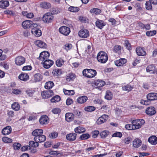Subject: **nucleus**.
Wrapping results in <instances>:
<instances>
[{
  "label": "nucleus",
  "mask_w": 157,
  "mask_h": 157,
  "mask_svg": "<svg viewBox=\"0 0 157 157\" xmlns=\"http://www.w3.org/2000/svg\"><path fill=\"white\" fill-rule=\"evenodd\" d=\"M59 31L61 33L65 36L68 35L70 32L69 28L65 26L61 27L59 29Z\"/></svg>",
  "instance_id": "nucleus-6"
},
{
  "label": "nucleus",
  "mask_w": 157,
  "mask_h": 157,
  "mask_svg": "<svg viewBox=\"0 0 157 157\" xmlns=\"http://www.w3.org/2000/svg\"><path fill=\"white\" fill-rule=\"evenodd\" d=\"M41 63L43 65L44 68L48 69L53 64L54 62L52 60L48 59L44 62H42Z\"/></svg>",
  "instance_id": "nucleus-10"
},
{
  "label": "nucleus",
  "mask_w": 157,
  "mask_h": 157,
  "mask_svg": "<svg viewBox=\"0 0 157 157\" xmlns=\"http://www.w3.org/2000/svg\"><path fill=\"white\" fill-rule=\"evenodd\" d=\"M139 122L137 120H134L132 121V124L134 126V129H139L141 127V124H140Z\"/></svg>",
  "instance_id": "nucleus-34"
},
{
  "label": "nucleus",
  "mask_w": 157,
  "mask_h": 157,
  "mask_svg": "<svg viewBox=\"0 0 157 157\" xmlns=\"http://www.w3.org/2000/svg\"><path fill=\"white\" fill-rule=\"evenodd\" d=\"M152 3L149 1H147L145 4L146 8L147 10H150L152 9Z\"/></svg>",
  "instance_id": "nucleus-48"
},
{
  "label": "nucleus",
  "mask_w": 157,
  "mask_h": 157,
  "mask_svg": "<svg viewBox=\"0 0 157 157\" xmlns=\"http://www.w3.org/2000/svg\"><path fill=\"white\" fill-rule=\"evenodd\" d=\"M156 33V31L155 30L148 31L146 33V35L147 36H153Z\"/></svg>",
  "instance_id": "nucleus-50"
},
{
  "label": "nucleus",
  "mask_w": 157,
  "mask_h": 157,
  "mask_svg": "<svg viewBox=\"0 0 157 157\" xmlns=\"http://www.w3.org/2000/svg\"><path fill=\"white\" fill-rule=\"evenodd\" d=\"M84 110L86 111L91 112L94 111L95 108L93 106H89L85 107Z\"/></svg>",
  "instance_id": "nucleus-49"
},
{
  "label": "nucleus",
  "mask_w": 157,
  "mask_h": 157,
  "mask_svg": "<svg viewBox=\"0 0 157 157\" xmlns=\"http://www.w3.org/2000/svg\"><path fill=\"white\" fill-rule=\"evenodd\" d=\"M77 134L75 133H70L66 135L67 140L69 141H72L75 140Z\"/></svg>",
  "instance_id": "nucleus-16"
},
{
  "label": "nucleus",
  "mask_w": 157,
  "mask_h": 157,
  "mask_svg": "<svg viewBox=\"0 0 157 157\" xmlns=\"http://www.w3.org/2000/svg\"><path fill=\"white\" fill-rule=\"evenodd\" d=\"M32 33L36 37L40 36L41 35V31L39 29H36L34 28L32 30Z\"/></svg>",
  "instance_id": "nucleus-32"
},
{
  "label": "nucleus",
  "mask_w": 157,
  "mask_h": 157,
  "mask_svg": "<svg viewBox=\"0 0 157 157\" xmlns=\"http://www.w3.org/2000/svg\"><path fill=\"white\" fill-rule=\"evenodd\" d=\"M97 59L98 62L101 63H105L108 60V56L105 52L101 51L98 53Z\"/></svg>",
  "instance_id": "nucleus-1"
},
{
  "label": "nucleus",
  "mask_w": 157,
  "mask_h": 157,
  "mask_svg": "<svg viewBox=\"0 0 157 157\" xmlns=\"http://www.w3.org/2000/svg\"><path fill=\"white\" fill-rule=\"evenodd\" d=\"M52 112L55 114H59L60 113L61 110L59 108H55L52 109Z\"/></svg>",
  "instance_id": "nucleus-61"
},
{
  "label": "nucleus",
  "mask_w": 157,
  "mask_h": 157,
  "mask_svg": "<svg viewBox=\"0 0 157 157\" xmlns=\"http://www.w3.org/2000/svg\"><path fill=\"white\" fill-rule=\"evenodd\" d=\"M73 113L77 117H80L82 116V113L78 110H75L73 111Z\"/></svg>",
  "instance_id": "nucleus-54"
},
{
  "label": "nucleus",
  "mask_w": 157,
  "mask_h": 157,
  "mask_svg": "<svg viewBox=\"0 0 157 157\" xmlns=\"http://www.w3.org/2000/svg\"><path fill=\"white\" fill-rule=\"evenodd\" d=\"M76 77V75L75 74L70 73L66 76V80L67 82H70L73 81Z\"/></svg>",
  "instance_id": "nucleus-28"
},
{
  "label": "nucleus",
  "mask_w": 157,
  "mask_h": 157,
  "mask_svg": "<svg viewBox=\"0 0 157 157\" xmlns=\"http://www.w3.org/2000/svg\"><path fill=\"white\" fill-rule=\"evenodd\" d=\"M108 116L107 115L104 114L100 117L97 120L96 122L98 124H101L105 122L108 119Z\"/></svg>",
  "instance_id": "nucleus-7"
},
{
  "label": "nucleus",
  "mask_w": 157,
  "mask_h": 157,
  "mask_svg": "<svg viewBox=\"0 0 157 157\" xmlns=\"http://www.w3.org/2000/svg\"><path fill=\"white\" fill-rule=\"evenodd\" d=\"M29 76L27 74L24 73L21 74L19 76V78L21 80L26 81L29 78Z\"/></svg>",
  "instance_id": "nucleus-33"
},
{
  "label": "nucleus",
  "mask_w": 157,
  "mask_h": 157,
  "mask_svg": "<svg viewBox=\"0 0 157 157\" xmlns=\"http://www.w3.org/2000/svg\"><path fill=\"white\" fill-rule=\"evenodd\" d=\"M141 140L138 139H136L133 141V146L134 147L136 148H138L140 147L141 145Z\"/></svg>",
  "instance_id": "nucleus-23"
},
{
  "label": "nucleus",
  "mask_w": 157,
  "mask_h": 157,
  "mask_svg": "<svg viewBox=\"0 0 157 157\" xmlns=\"http://www.w3.org/2000/svg\"><path fill=\"white\" fill-rule=\"evenodd\" d=\"M88 98L85 96L79 97L77 99V101L79 104H82L85 103L87 100Z\"/></svg>",
  "instance_id": "nucleus-24"
},
{
  "label": "nucleus",
  "mask_w": 157,
  "mask_h": 157,
  "mask_svg": "<svg viewBox=\"0 0 157 157\" xmlns=\"http://www.w3.org/2000/svg\"><path fill=\"white\" fill-rule=\"evenodd\" d=\"M146 113L149 116H152L156 113V111L154 107L151 106L146 109Z\"/></svg>",
  "instance_id": "nucleus-13"
},
{
  "label": "nucleus",
  "mask_w": 157,
  "mask_h": 157,
  "mask_svg": "<svg viewBox=\"0 0 157 157\" xmlns=\"http://www.w3.org/2000/svg\"><path fill=\"white\" fill-rule=\"evenodd\" d=\"M131 141V137L129 136L125 138L124 139V141L125 144H128Z\"/></svg>",
  "instance_id": "nucleus-63"
},
{
  "label": "nucleus",
  "mask_w": 157,
  "mask_h": 157,
  "mask_svg": "<svg viewBox=\"0 0 157 157\" xmlns=\"http://www.w3.org/2000/svg\"><path fill=\"white\" fill-rule=\"evenodd\" d=\"M78 35L82 38H86L89 36V31L86 29L80 30L78 33Z\"/></svg>",
  "instance_id": "nucleus-4"
},
{
  "label": "nucleus",
  "mask_w": 157,
  "mask_h": 157,
  "mask_svg": "<svg viewBox=\"0 0 157 157\" xmlns=\"http://www.w3.org/2000/svg\"><path fill=\"white\" fill-rule=\"evenodd\" d=\"M132 88L133 87L130 85H128L122 87L123 90L127 91L128 92L130 91L132 89Z\"/></svg>",
  "instance_id": "nucleus-53"
},
{
  "label": "nucleus",
  "mask_w": 157,
  "mask_h": 157,
  "mask_svg": "<svg viewBox=\"0 0 157 157\" xmlns=\"http://www.w3.org/2000/svg\"><path fill=\"white\" fill-rule=\"evenodd\" d=\"M2 140L3 142L5 143H10L12 142V140L10 138H9L6 137H4L2 138Z\"/></svg>",
  "instance_id": "nucleus-56"
},
{
  "label": "nucleus",
  "mask_w": 157,
  "mask_h": 157,
  "mask_svg": "<svg viewBox=\"0 0 157 157\" xmlns=\"http://www.w3.org/2000/svg\"><path fill=\"white\" fill-rule=\"evenodd\" d=\"M50 56L49 53L47 51H44L41 52L38 59L43 62L48 59Z\"/></svg>",
  "instance_id": "nucleus-2"
},
{
  "label": "nucleus",
  "mask_w": 157,
  "mask_h": 157,
  "mask_svg": "<svg viewBox=\"0 0 157 157\" xmlns=\"http://www.w3.org/2000/svg\"><path fill=\"white\" fill-rule=\"evenodd\" d=\"M60 97L59 95H56L53 97L51 100L52 102H56L59 101L60 100Z\"/></svg>",
  "instance_id": "nucleus-46"
},
{
  "label": "nucleus",
  "mask_w": 157,
  "mask_h": 157,
  "mask_svg": "<svg viewBox=\"0 0 157 157\" xmlns=\"http://www.w3.org/2000/svg\"><path fill=\"white\" fill-rule=\"evenodd\" d=\"M63 92L66 95H73L75 93L74 90H64V89H63Z\"/></svg>",
  "instance_id": "nucleus-55"
},
{
  "label": "nucleus",
  "mask_w": 157,
  "mask_h": 157,
  "mask_svg": "<svg viewBox=\"0 0 157 157\" xmlns=\"http://www.w3.org/2000/svg\"><path fill=\"white\" fill-rule=\"evenodd\" d=\"M46 140V136L41 134L37 137H35L34 140L35 141H37L38 143H42L44 142Z\"/></svg>",
  "instance_id": "nucleus-14"
},
{
  "label": "nucleus",
  "mask_w": 157,
  "mask_h": 157,
  "mask_svg": "<svg viewBox=\"0 0 157 157\" xmlns=\"http://www.w3.org/2000/svg\"><path fill=\"white\" fill-rule=\"evenodd\" d=\"M63 73V71L59 69H55L53 70L52 72L53 75L56 76L61 75Z\"/></svg>",
  "instance_id": "nucleus-31"
},
{
  "label": "nucleus",
  "mask_w": 157,
  "mask_h": 157,
  "mask_svg": "<svg viewBox=\"0 0 157 157\" xmlns=\"http://www.w3.org/2000/svg\"><path fill=\"white\" fill-rule=\"evenodd\" d=\"M90 12L96 14H98L101 12V10L98 9L94 8L91 9L90 10Z\"/></svg>",
  "instance_id": "nucleus-51"
},
{
  "label": "nucleus",
  "mask_w": 157,
  "mask_h": 157,
  "mask_svg": "<svg viewBox=\"0 0 157 157\" xmlns=\"http://www.w3.org/2000/svg\"><path fill=\"white\" fill-rule=\"evenodd\" d=\"M147 98L148 100L153 101L157 100V93H151L148 94L147 96Z\"/></svg>",
  "instance_id": "nucleus-15"
},
{
  "label": "nucleus",
  "mask_w": 157,
  "mask_h": 157,
  "mask_svg": "<svg viewBox=\"0 0 157 157\" xmlns=\"http://www.w3.org/2000/svg\"><path fill=\"white\" fill-rule=\"evenodd\" d=\"M54 17L50 13H47L45 14L43 18V21L45 22H51L52 21Z\"/></svg>",
  "instance_id": "nucleus-3"
},
{
  "label": "nucleus",
  "mask_w": 157,
  "mask_h": 157,
  "mask_svg": "<svg viewBox=\"0 0 157 157\" xmlns=\"http://www.w3.org/2000/svg\"><path fill=\"white\" fill-rule=\"evenodd\" d=\"M12 108L14 110L18 111L19 110L20 106L17 102H14L11 105Z\"/></svg>",
  "instance_id": "nucleus-41"
},
{
  "label": "nucleus",
  "mask_w": 157,
  "mask_h": 157,
  "mask_svg": "<svg viewBox=\"0 0 157 157\" xmlns=\"http://www.w3.org/2000/svg\"><path fill=\"white\" fill-rule=\"evenodd\" d=\"M124 45L125 47L128 50H131V44L129 43L127 40L125 41Z\"/></svg>",
  "instance_id": "nucleus-58"
},
{
  "label": "nucleus",
  "mask_w": 157,
  "mask_h": 157,
  "mask_svg": "<svg viewBox=\"0 0 157 157\" xmlns=\"http://www.w3.org/2000/svg\"><path fill=\"white\" fill-rule=\"evenodd\" d=\"M64 61L61 58H59L57 59L56 61V66L58 67H61L64 64Z\"/></svg>",
  "instance_id": "nucleus-43"
},
{
  "label": "nucleus",
  "mask_w": 157,
  "mask_h": 157,
  "mask_svg": "<svg viewBox=\"0 0 157 157\" xmlns=\"http://www.w3.org/2000/svg\"><path fill=\"white\" fill-rule=\"evenodd\" d=\"M25 59L24 57L20 56L17 57L15 59V63L17 65L21 66L25 62Z\"/></svg>",
  "instance_id": "nucleus-8"
},
{
  "label": "nucleus",
  "mask_w": 157,
  "mask_h": 157,
  "mask_svg": "<svg viewBox=\"0 0 157 157\" xmlns=\"http://www.w3.org/2000/svg\"><path fill=\"white\" fill-rule=\"evenodd\" d=\"M99 133V132L98 131H93L92 132V137L94 138H95L97 137Z\"/></svg>",
  "instance_id": "nucleus-64"
},
{
  "label": "nucleus",
  "mask_w": 157,
  "mask_h": 157,
  "mask_svg": "<svg viewBox=\"0 0 157 157\" xmlns=\"http://www.w3.org/2000/svg\"><path fill=\"white\" fill-rule=\"evenodd\" d=\"M148 141L152 145H155L157 143V137L155 136H152L148 138Z\"/></svg>",
  "instance_id": "nucleus-27"
},
{
  "label": "nucleus",
  "mask_w": 157,
  "mask_h": 157,
  "mask_svg": "<svg viewBox=\"0 0 157 157\" xmlns=\"http://www.w3.org/2000/svg\"><path fill=\"white\" fill-rule=\"evenodd\" d=\"M79 7L71 6L68 8V10L73 12H77L79 10Z\"/></svg>",
  "instance_id": "nucleus-45"
},
{
  "label": "nucleus",
  "mask_w": 157,
  "mask_h": 157,
  "mask_svg": "<svg viewBox=\"0 0 157 157\" xmlns=\"http://www.w3.org/2000/svg\"><path fill=\"white\" fill-rule=\"evenodd\" d=\"M43 133V130L41 129H37L34 130L32 132V135L35 137H37Z\"/></svg>",
  "instance_id": "nucleus-25"
},
{
  "label": "nucleus",
  "mask_w": 157,
  "mask_h": 157,
  "mask_svg": "<svg viewBox=\"0 0 157 157\" xmlns=\"http://www.w3.org/2000/svg\"><path fill=\"white\" fill-rule=\"evenodd\" d=\"M35 44L41 48H46V44L44 42L40 40H37L35 42Z\"/></svg>",
  "instance_id": "nucleus-26"
},
{
  "label": "nucleus",
  "mask_w": 157,
  "mask_h": 157,
  "mask_svg": "<svg viewBox=\"0 0 157 157\" xmlns=\"http://www.w3.org/2000/svg\"><path fill=\"white\" fill-rule=\"evenodd\" d=\"M35 92V90L31 89L27 90L26 91L27 94L30 96H32Z\"/></svg>",
  "instance_id": "nucleus-57"
},
{
  "label": "nucleus",
  "mask_w": 157,
  "mask_h": 157,
  "mask_svg": "<svg viewBox=\"0 0 157 157\" xmlns=\"http://www.w3.org/2000/svg\"><path fill=\"white\" fill-rule=\"evenodd\" d=\"M135 7L138 11H141L142 10V8L140 4L139 3H136L135 5Z\"/></svg>",
  "instance_id": "nucleus-60"
},
{
  "label": "nucleus",
  "mask_w": 157,
  "mask_h": 157,
  "mask_svg": "<svg viewBox=\"0 0 157 157\" xmlns=\"http://www.w3.org/2000/svg\"><path fill=\"white\" fill-rule=\"evenodd\" d=\"M29 146L33 147H36L38 146L39 144L37 141L36 142L33 141H30L29 142Z\"/></svg>",
  "instance_id": "nucleus-44"
},
{
  "label": "nucleus",
  "mask_w": 157,
  "mask_h": 157,
  "mask_svg": "<svg viewBox=\"0 0 157 157\" xmlns=\"http://www.w3.org/2000/svg\"><path fill=\"white\" fill-rule=\"evenodd\" d=\"M9 5V2L7 1H0V7L5 9Z\"/></svg>",
  "instance_id": "nucleus-35"
},
{
  "label": "nucleus",
  "mask_w": 157,
  "mask_h": 157,
  "mask_svg": "<svg viewBox=\"0 0 157 157\" xmlns=\"http://www.w3.org/2000/svg\"><path fill=\"white\" fill-rule=\"evenodd\" d=\"M146 71L147 72H149L151 73H155V67L153 65H149L146 68Z\"/></svg>",
  "instance_id": "nucleus-30"
},
{
  "label": "nucleus",
  "mask_w": 157,
  "mask_h": 157,
  "mask_svg": "<svg viewBox=\"0 0 157 157\" xmlns=\"http://www.w3.org/2000/svg\"><path fill=\"white\" fill-rule=\"evenodd\" d=\"M21 145L19 143H15L13 144L14 149L15 150H18L21 147Z\"/></svg>",
  "instance_id": "nucleus-62"
},
{
  "label": "nucleus",
  "mask_w": 157,
  "mask_h": 157,
  "mask_svg": "<svg viewBox=\"0 0 157 157\" xmlns=\"http://www.w3.org/2000/svg\"><path fill=\"white\" fill-rule=\"evenodd\" d=\"M97 75L96 71L93 69H88V74L87 77L91 78L94 77Z\"/></svg>",
  "instance_id": "nucleus-19"
},
{
  "label": "nucleus",
  "mask_w": 157,
  "mask_h": 157,
  "mask_svg": "<svg viewBox=\"0 0 157 157\" xmlns=\"http://www.w3.org/2000/svg\"><path fill=\"white\" fill-rule=\"evenodd\" d=\"M136 52L139 56H145L146 55V53L144 50V48L140 47H138L136 48Z\"/></svg>",
  "instance_id": "nucleus-9"
},
{
  "label": "nucleus",
  "mask_w": 157,
  "mask_h": 157,
  "mask_svg": "<svg viewBox=\"0 0 157 157\" xmlns=\"http://www.w3.org/2000/svg\"><path fill=\"white\" fill-rule=\"evenodd\" d=\"M127 62L126 59L124 58H121L119 60H117L115 62V65L117 66H123Z\"/></svg>",
  "instance_id": "nucleus-17"
},
{
  "label": "nucleus",
  "mask_w": 157,
  "mask_h": 157,
  "mask_svg": "<svg viewBox=\"0 0 157 157\" xmlns=\"http://www.w3.org/2000/svg\"><path fill=\"white\" fill-rule=\"evenodd\" d=\"M40 6L41 7L44 9H48L51 7L50 4L45 2H41Z\"/></svg>",
  "instance_id": "nucleus-39"
},
{
  "label": "nucleus",
  "mask_w": 157,
  "mask_h": 157,
  "mask_svg": "<svg viewBox=\"0 0 157 157\" xmlns=\"http://www.w3.org/2000/svg\"><path fill=\"white\" fill-rule=\"evenodd\" d=\"M11 128L10 126H7L4 128L2 130V133L4 135H8L11 133Z\"/></svg>",
  "instance_id": "nucleus-20"
},
{
  "label": "nucleus",
  "mask_w": 157,
  "mask_h": 157,
  "mask_svg": "<svg viewBox=\"0 0 157 157\" xmlns=\"http://www.w3.org/2000/svg\"><path fill=\"white\" fill-rule=\"evenodd\" d=\"M58 134L55 132L51 133L49 135V137L51 139H55L58 136Z\"/></svg>",
  "instance_id": "nucleus-52"
},
{
  "label": "nucleus",
  "mask_w": 157,
  "mask_h": 157,
  "mask_svg": "<svg viewBox=\"0 0 157 157\" xmlns=\"http://www.w3.org/2000/svg\"><path fill=\"white\" fill-rule=\"evenodd\" d=\"M109 134L108 131L104 130L100 133V135L102 138H105Z\"/></svg>",
  "instance_id": "nucleus-42"
},
{
  "label": "nucleus",
  "mask_w": 157,
  "mask_h": 157,
  "mask_svg": "<svg viewBox=\"0 0 157 157\" xmlns=\"http://www.w3.org/2000/svg\"><path fill=\"white\" fill-rule=\"evenodd\" d=\"M94 84L97 86V88H99L103 86L105 84V81L101 80H95L94 81Z\"/></svg>",
  "instance_id": "nucleus-18"
},
{
  "label": "nucleus",
  "mask_w": 157,
  "mask_h": 157,
  "mask_svg": "<svg viewBox=\"0 0 157 157\" xmlns=\"http://www.w3.org/2000/svg\"><path fill=\"white\" fill-rule=\"evenodd\" d=\"M32 21L30 20H26L22 23V25L24 29H27L32 27Z\"/></svg>",
  "instance_id": "nucleus-12"
},
{
  "label": "nucleus",
  "mask_w": 157,
  "mask_h": 157,
  "mask_svg": "<svg viewBox=\"0 0 157 157\" xmlns=\"http://www.w3.org/2000/svg\"><path fill=\"white\" fill-rule=\"evenodd\" d=\"M48 120V117L46 115L43 116L41 117L39 121L41 124L44 125L47 124Z\"/></svg>",
  "instance_id": "nucleus-22"
},
{
  "label": "nucleus",
  "mask_w": 157,
  "mask_h": 157,
  "mask_svg": "<svg viewBox=\"0 0 157 157\" xmlns=\"http://www.w3.org/2000/svg\"><path fill=\"white\" fill-rule=\"evenodd\" d=\"M53 95V92L52 90L44 91L41 93V95L44 99H47L50 98Z\"/></svg>",
  "instance_id": "nucleus-5"
},
{
  "label": "nucleus",
  "mask_w": 157,
  "mask_h": 157,
  "mask_svg": "<svg viewBox=\"0 0 157 157\" xmlns=\"http://www.w3.org/2000/svg\"><path fill=\"white\" fill-rule=\"evenodd\" d=\"M74 114L71 113H67L65 115L66 120L68 122H70L73 120Z\"/></svg>",
  "instance_id": "nucleus-29"
},
{
  "label": "nucleus",
  "mask_w": 157,
  "mask_h": 157,
  "mask_svg": "<svg viewBox=\"0 0 157 157\" xmlns=\"http://www.w3.org/2000/svg\"><path fill=\"white\" fill-rule=\"evenodd\" d=\"M113 97V94L109 90L106 91V94L105 96V99L110 100L112 99Z\"/></svg>",
  "instance_id": "nucleus-37"
},
{
  "label": "nucleus",
  "mask_w": 157,
  "mask_h": 157,
  "mask_svg": "<svg viewBox=\"0 0 157 157\" xmlns=\"http://www.w3.org/2000/svg\"><path fill=\"white\" fill-rule=\"evenodd\" d=\"M125 128L126 129L128 130H134V126L133 124H128L125 126Z\"/></svg>",
  "instance_id": "nucleus-59"
},
{
  "label": "nucleus",
  "mask_w": 157,
  "mask_h": 157,
  "mask_svg": "<svg viewBox=\"0 0 157 157\" xmlns=\"http://www.w3.org/2000/svg\"><path fill=\"white\" fill-rule=\"evenodd\" d=\"M33 80H32L33 82H36L41 81L43 79V76L40 73H36L33 75Z\"/></svg>",
  "instance_id": "nucleus-11"
},
{
  "label": "nucleus",
  "mask_w": 157,
  "mask_h": 157,
  "mask_svg": "<svg viewBox=\"0 0 157 157\" xmlns=\"http://www.w3.org/2000/svg\"><path fill=\"white\" fill-rule=\"evenodd\" d=\"M22 13L23 16H26V17L29 18H33L34 15L33 13H28L26 11H23L22 12Z\"/></svg>",
  "instance_id": "nucleus-40"
},
{
  "label": "nucleus",
  "mask_w": 157,
  "mask_h": 157,
  "mask_svg": "<svg viewBox=\"0 0 157 157\" xmlns=\"http://www.w3.org/2000/svg\"><path fill=\"white\" fill-rule=\"evenodd\" d=\"M90 137V135L88 133L83 134L80 136V139L82 140L87 139Z\"/></svg>",
  "instance_id": "nucleus-47"
},
{
  "label": "nucleus",
  "mask_w": 157,
  "mask_h": 157,
  "mask_svg": "<svg viewBox=\"0 0 157 157\" xmlns=\"http://www.w3.org/2000/svg\"><path fill=\"white\" fill-rule=\"evenodd\" d=\"M85 129L84 128L81 127H78L75 129V131L76 133H82L85 132Z\"/></svg>",
  "instance_id": "nucleus-38"
},
{
  "label": "nucleus",
  "mask_w": 157,
  "mask_h": 157,
  "mask_svg": "<svg viewBox=\"0 0 157 157\" xmlns=\"http://www.w3.org/2000/svg\"><path fill=\"white\" fill-rule=\"evenodd\" d=\"M97 27L100 29H101L105 25V23L102 20L98 19L95 23Z\"/></svg>",
  "instance_id": "nucleus-21"
},
{
  "label": "nucleus",
  "mask_w": 157,
  "mask_h": 157,
  "mask_svg": "<svg viewBox=\"0 0 157 157\" xmlns=\"http://www.w3.org/2000/svg\"><path fill=\"white\" fill-rule=\"evenodd\" d=\"M54 86V84L52 81L46 82L45 84L44 87L47 89H50Z\"/></svg>",
  "instance_id": "nucleus-36"
}]
</instances>
